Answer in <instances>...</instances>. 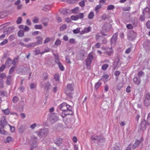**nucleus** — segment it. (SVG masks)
Here are the masks:
<instances>
[{
	"mask_svg": "<svg viewBox=\"0 0 150 150\" xmlns=\"http://www.w3.org/2000/svg\"><path fill=\"white\" fill-rule=\"evenodd\" d=\"M67 28V26L66 24H63L60 26V30L61 31H63L64 30L66 29Z\"/></svg>",
	"mask_w": 150,
	"mask_h": 150,
	"instance_id": "e433bc0d",
	"label": "nucleus"
},
{
	"mask_svg": "<svg viewBox=\"0 0 150 150\" xmlns=\"http://www.w3.org/2000/svg\"><path fill=\"white\" fill-rule=\"evenodd\" d=\"M51 8V6H50L46 5L43 7V10L45 11H47L50 10Z\"/></svg>",
	"mask_w": 150,
	"mask_h": 150,
	"instance_id": "c85d7f7f",
	"label": "nucleus"
},
{
	"mask_svg": "<svg viewBox=\"0 0 150 150\" xmlns=\"http://www.w3.org/2000/svg\"><path fill=\"white\" fill-rule=\"evenodd\" d=\"M71 18L73 20L76 21L79 19L78 16H72L71 17Z\"/></svg>",
	"mask_w": 150,
	"mask_h": 150,
	"instance_id": "79ce46f5",
	"label": "nucleus"
},
{
	"mask_svg": "<svg viewBox=\"0 0 150 150\" xmlns=\"http://www.w3.org/2000/svg\"><path fill=\"white\" fill-rule=\"evenodd\" d=\"M34 27L35 29H40L42 28L41 25H35Z\"/></svg>",
	"mask_w": 150,
	"mask_h": 150,
	"instance_id": "c03bdc74",
	"label": "nucleus"
},
{
	"mask_svg": "<svg viewBox=\"0 0 150 150\" xmlns=\"http://www.w3.org/2000/svg\"><path fill=\"white\" fill-rule=\"evenodd\" d=\"M70 57L69 56H66L65 57V61L66 62L69 64H71V62L70 60Z\"/></svg>",
	"mask_w": 150,
	"mask_h": 150,
	"instance_id": "c9c22d12",
	"label": "nucleus"
},
{
	"mask_svg": "<svg viewBox=\"0 0 150 150\" xmlns=\"http://www.w3.org/2000/svg\"><path fill=\"white\" fill-rule=\"evenodd\" d=\"M36 45H37L36 43L35 42H33L27 45L26 47L27 48L34 47Z\"/></svg>",
	"mask_w": 150,
	"mask_h": 150,
	"instance_id": "cd10ccee",
	"label": "nucleus"
},
{
	"mask_svg": "<svg viewBox=\"0 0 150 150\" xmlns=\"http://www.w3.org/2000/svg\"><path fill=\"white\" fill-rule=\"evenodd\" d=\"M94 14L93 12H91L88 15V18L89 19H91L93 18Z\"/></svg>",
	"mask_w": 150,
	"mask_h": 150,
	"instance_id": "72a5a7b5",
	"label": "nucleus"
},
{
	"mask_svg": "<svg viewBox=\"0 0 150 150\" xmlns=\"http://www.w3.org/2000/svg\"><path fill=\"white\" fill-rule=\"evenodd\" d=\"M54 79L57 81H58L59 79V75L58 74H56L54 76Z\"/></svg>",
	"mask_w": 150,
	"mask_h": 150,
	"instance_id": "a18cd8bd",
	"label": "nucleus"
},
{
	"mask_svg": "<svg viewBox=\"0 0 150 150\" xmlns=\"http://www.w3.org/2000/svg\"><path fill=\"white\" fill-rule=\"evenodd\" d=\"M120 72L119 71H116L114 72V74L116 76H118L120 74Z\"/></svg>",
	"mask_w": 150,
	"mask_h": 150,
	"instance_id": "774afa93",
	"label": "nucleus"
},
{
	"mask_svg": "<svg viewBox=\"0 0 150 150\" xmlns=\"http://www.w3.org/2000/svg\"><path fill=\"white\" fill-rule=\"evenodd\" d=\"M12 59L10 58H8L5 62L6 65L10 67L11 65V62Z\"/></svg>",
	"mask_w": 150,
	"mask_h": 150,
	"instance_id": "7c9ffc66",
	"label": "nucleus"
},
{
	"mask_svg": "<svg viewBox=\"0 0 150 150\" xmlns=\"http://www.w3.org/2000/svg\"><path fill=\"white\" fill-rule=\"evenodd\" d=\"M71 91L66 90L65 91V93L66 95L69 98H72V97Z\"/></svg>",
	"mask_w": 150,
	"mask_h": 150,
	"instance_id": "bb28decb",
	"label": "nucleus"
},
{
	"mask_svg": "<svg viewBox=\"0 0 150 150\" xmlns=\"http://www.w3.org/2000/svg\"><path fill=\"white\" fill-rule=\"evenodd\" d=\"M11 75H9L6 77V84L8 85H10L11 84Z\"/></svg>",
	"mask_w": 150,
	"mask_h": 150,
	"instance_id": "6ab92c4d",
	"label": "nucleus"
},
{
	"mask_svg": "<svg viewBox=\"0 0 150 150\" xmlns=\"http://www.w3.org/2000/svg\"><path fill=\"white\" fill-rule=\"evenodd\" d=\"M91 27H89L88 28H86L84 29V30L86 33H88L91 31Z\"/></svg>",
	"mask_w": 150,
	"mask_h": 150,
	"instance_id": "e2e57ef3",
	"label": "nucleus"
},
{
	"mask_svg": "<svg viewBox=\"0 0 150 150\" xmlns=\"http://www.w3.org/2000/svg\"><path fill=\"white\" fill-rule=\"evenodd\" d=\"M144 12H142V15H140L139 18V20L142 22L144 21L145 20Z\"/></svg>",
	"mask_w": 150,
	"mask_h": 150,
	"instance_id": "c756f323",
	"label": "nucleus"
},
{
	"mask_svg": "<svg viewBox=\"0 0 150 150\" xmlns=\"http://www.w3.org/2000/svg\"><path fill=\"white\" fill-rule=\"evenodd\" d=\"M93 59V56L89 54L86 60V65L88 68L90 67V65Z\"/></svg>",
	"mask_w": 150,
	"mask_h": 150,
	"instance_id": "6e6552de",
	"label": "nucleus"
},
{
	"mask_svg": "<svg viewBox=\"0 0 150 150\" xmlns=\"http://www.w3.org/2000/svg\"><path fill=\"white\" fill-rule=\"evenodd\" d=\"M126 27L128 29H133V27L131 24H128L126 25Z\"/></svg>",
	"mask_w": 150,
	"mask_h": 150,
	"instance_id": "864d4df0",
	"label": "nucleus"
},
{
	"mask_svg": "<svg viewBox=\"0 0 150 150\" xmlns=\"http://www.w3.org/2000/svg\"><path fill=\"white\" fill-rule=\"evenodd\" d=\"M15 36L14 35H11L8 38L9 40L10 41L13 40L15 39Z\"/></svg>",
	"mask_w": 150,
	"mask_h": 150,
	"instance_id": "6e6d98bb",
	"label": "nucleus"
},
{
	"mask_svg": "<svg viewBox=\"0 0 150 150\" xmlns=\"http://www.w3.org/2000/svg\"><path fill=\"white\" fill-rule=\"evenodd\" d=\"M49 120L51 123H54L57 121V117L54 113H52L51 114Z\"/></svg>",
	"mask_w": 150,
	"mask_h": 150,
	"instance_id": "9d476101",
	"label": "nucleus"
},
{
	"mask_svg": "<svg viewBox=\"0 0 150 150\" xmlns=\"http://www.w3.org/2000/svg\"><path fill=\"white\" fill-rule=\"evenodd\" d=\"M146 122H147V124L150 125V112L148 114L146 120Z\"/></svg>",
	"mask_w": 150,
	"mask_h": 150,
	"instance_id": "8fccbe9b",
	"label": "nucleus"
},
{
	"mask_svg": "<svg viewBox=\"0 0 150 150\" xmlns=\"http://www.w3.org/2000/svg\"><path fill=\"white\" fill-rule=\"evenodd\" d=\"M18 59V58L16 57L12 61V63L13 65H15L16 64V62Z\"/></svg>",
	"mask_w": 150,
	"mask_h": 150,
	"instance_id": "bf43d9fd",
	"label": "nucleus"
},
{
	"mask_svg": "<svg viewBox=\"0 0 150 150\" xmlns=\"http://www.w3.org/2000/svg\"><path fill=\"white\" fill-rule=\"evenodd\" d=\"M36 38L37 40V42L35 43H36L37 45L42 44L43 39L42 37L40 36H38L36 37Z\"/></svg>",
	"mask_w": 150,
	"mask_h": 150,
	"instance_id": "4468645a",
	"label": "nucleus"
},
{
	"mask_svg": "<svg viewBox=\"0 0 150 150\" xmlns=\"http://www.w3.org/2000/svg\"><path fill=\"white\" fill-rule=\"evenodd\" d=\"M61 44V41L59 39H57L55 41L54 45H55L58 46L60 45Z\"/></svg>",
	"mask_w": 150,
	"mask_h": 150,
	"instance_id": "603ef678",
	"label": "nucleus"
},
{
	"mask_svg": "<svg viewBox=\"0 0 150 150\" xmlns=\"http://www.w3.org/2000/svg\"><path fill=\"white\" fill-rule=\"evenodd\" d=\"M72 112H70V113H67V112H64L61 115L62 117L63 118H64L67 115H71L72 114Z\"/></svg>",
	"mask_w": 150,
	"mask_h": 150,
	"instance_id": "58836bf2",
	"label": "nucleus"
},
{
	"mask_svg": "<svg viewBox=\"0 0 150 150\" xmlns=\"http://www.w3.org/2000/svg\"><path fill=\"white\" fill-rule=\"evenodd\" d=\"M69 11V10L68 9H64L61 12L63 14L65 15L68 13Z\"/></svg>",
	"mask_w": 150,
	"mask_h": 150,
	"instance_id": "ea45409f",
	"label": "nucleus"
},
{
	"mask_svg": "<svg viewBox=\"0 0 150 150\" xmlns=\"http://www.w3.org/2000/svg\"><path fill=\"white\" fill-rule=\"evenodd\" d=\"M25 126L23 125H22L20 126L19 127L18 130L19 133H22L25 130Z\"/></svg>",
	"mask_w": 150,
	"mask_h": 150,
	"instance_id": "412c9836",
	"label": "nucleus"
},
{
	"mask_svg": "<svg viewBox=\"0 0 150 150\" xmlns=\"http://www.w3.org/2000/svg\"><path fill=\"white\" fill-rule=\"evenodd\" d=\"M111 25L109 23L104 24L103 27V30L106 32L108 31L111 27Z\"/></svg>",
	"mask_w": 150,
	"mask_h": 150,
	"instance_id": "ddd939ff",
	"label": "nucleus"
},
{
	"mask_svg": "<svg viewBox=\"0 0 150 150\" xmlns=\"http://www.w3.org/2000/svg\"><path fill=\"white\" fill-rule=\"evenodd\" d=\"M51 84L48 81L45 83L44 86V89L46 90L48 92L49 90L50 89Z\"/></svg>",
	"mask_w": 150,
	"mask_h": 150,
	"instance_id": "2eb2a0df",
	"label": "nucleus"
},
{
	"mask_svg": "<svg viewBox=\"0 0 150 150\" xmlns=\"http://www.w3.org/2000/svg\"><path fill=\"white\" fill-rule=\"evenodd\" d=\"M109 67V65L108 64H105L103 65L101 69L105 71L106 70L107 68Z\"/></svg>",
	"mask_w": 150,
	"mask_h": 150,
	"instance_id": "f704fd0d",
	"label": "nucleus"
},
{
	"mask_svg": "<svg viewBox=\"0 0 150 150\" xmlns=\"http://www.w3.org/2000/svg\"><path fill=\"white\" fill-rule=\"evenodd\" d=\"M115 8V6L113 5H109L107 8L108 10H111Z\"/></svg>",
	"mask_w": 150,
	"mask_h": 150,
	"instance_id": "de8ad7c7",
	"label": "nucleus"
},
{
	"mask_svg": "<svg viewBox=\"0 0 150 150\" xmlns=\"http://www.w3.org/2000/svg\"><path fill=\"white\" fill-rule=\"evenodd\" d=\"M33 21L34 23H37L38 22L39 19L37 17H34V18L33 20Z\"/></svg>",
	"mask_w": 150,
	"mask_h": 150,
	"instance_id": "680f3d73",
	"label": "nucleus"
},
{
	"mask_svg": "<svg viewBox=\"0 0 150 150\" xmlns=\"http://www.w3.org/2000/svg\"><path fill=\"white\" fill-rule=\"evenodd\" d=\"M15 66L11 67L9 70V74H11L13 72V71L15 69Z\"/></svg>",
	"mask_w": 150,
	"mask_h": 150,
	"instance_id": "a19ab883",
	"label": "nucleus"
},
{
	"mask_svg": "<svg viewBox=\"0 0 150 150\" xmlns=\"http://www.w3.org/2000/svg\"><path fill=\"white\" fill-rule=\"evenodd\" d=\"M63 139L59 137H55L54 139V142L58 146L62 144Z\"/></svg>",
	"mask_w": 150,
	"mask_h": 150,
	"instance_id": "9b49d317",
	"label": "nucleus"
},
{
	"mask_svg": "<svg viewBox=\"0 0 150 150\" xmlns=\"http://www.w3.org/2000/svg\"><path fill=\"white\" fill-rule=\"evenodd\" d=\"M144 47L147 49H149L150 48V42L147 41L144 43L143 45Z\"/></svg>",
	"mask_w": 150,
	"mask_h": 150,
	"instance_id": "aec40b11",
	"label": "nucleus"
},
{
	"mask_svg": "<svg viewBox=\"0 0 150 150\" xmlns=\"http://www.w3.org/2000/svg\"><path fill=\"white\" fill-rule=\"evenodd\" d=\"M144 74L143 71H139L138 73V76H139V78H140L142 76H144Z\"/></svg>",
	"mask_w": 150,
	"mask_h": 150,
	"instance_id": "4c0bfd02",
	"label": "nucleus"
},
{
	"mask_svg": "<svg viewBox=\"0 0 150 150\" xmlns=\"http://www.w3.org/2000/svg\"><path fill=\"white\" fill-rule=\"evenodd\" d=\"M48 129L47 128H44L39 130L38 131V135L40 137H45L48 134Z\"/></svg>",
	"mask_w": 150,
	"mask_h": 150,
	"instance_id": "7ed1b4c3",
	"label": "nucleus"
},
{
	"mask_svg": "<svg viewBox=\"0 0 150 150\" xmlns=\"http://www.w3.org/2000/svg\"><path fill=\"white\" fill-rule=\"evenodd\" d=\"M38 142V138L35 136H32L31 137L30 142L31 144L36 145Z\"/></svg>",
	"mask_w": 150,
	"mask_h": 150,
	"instance_id": "f8f14e48",
	"label": "nucleus"
},
{
	"mask_svg": "<svg viewBox=\"0 0 150 150\" xmlns=\"http://www.w3.org/2000/svg\"><path fill=\"white\" fill-rule=\"evenodd\" d=\"M51 40V39L47 37L46 38L45 40L44 41V44H46V43H48Z\"/></svg>",
	"mask_w": 150,
	"mask_h": 150,
	"instance_id": "13d9d810",
	"label": "nucleus"
},
{
	"mask_svg": "<svg viewBox=\"0 0 150 150\" xmlns=\"http://www.w3.org/2000/svg\"><path fill=\"white\" fill-rule=\"evenodd\" d=\"M77 16H78L79 19H81L83 18L84 14L83 13H79L78 15H77Z\"/></svg>",
	"mask_w": 150,
	"mask_h": 150,
	"instance_id": "0e129e2a",
	"label": "nucleus"
},
{
	"mask_svg": "<svg viewBox=\"0 0 150 150\" xmlns=\"http://www.w3.org/2000/svg\"><path fill=\"white\" fill-rule=\"evenodd\" d=\"M79 9V8L78 7H76L72 9L71 12L73 13H78Z\"/></svg>",
	"mask_w": 150,
	"mask_h": 150,
	"instance_id": "473e14b6",
	"label": "nucleus"
},
{
	"mask_svg": "<svg viewBox=\"0 0 150 150\" xmlns=\"http://www.w3.org/2000/svg\"><path fill=\"white\" fill-rule=\"evenodd\" d=\"M24 35L23 30H20L18 33V35L19 37H23Z\"/></svg>",
	"mask_w": 150,
	"mask_h": 150,
	"instance_id": "5701e85b",
	"label": "nucleus"
},
{
	"mask_svg": "<svg viewBox=\"0 0 150 150\" xmlns=\"http://www.w3.org/2000/svg\"><path fill=\"white\" fill-rule=\"evenodd\" d=\"M144 103L146 106H148L150 105V94L149 93H145Z\"/></svg>",
	"mask_w": 150,
	"mask_h": 150,
	"instance_id": "423d86ee",
	"label": "nucleus"
},
{
	"mask_svg": "<svg viewBox=\"0 0 150 150\" xmlns=\"http://www.w3.org/2000/svg\"><path fill=\"white\" fill-rule=\"evenodd\" d=\"M6 76V74L4 73H2L0 74V77L2 79H0V83H1L3 81V79H4Z\"/></svg>",
	"mask_w": 150,
	"mask_h": 150,
	"instance_id": "a878e982",
	"label": "nucleus"
},
{
	"mask_svg": "<svg viewBox=\"0 0 150 150\" xmlns=\"http://www.w3.org/2000/svg\"><path fill=\"white\" fill-rule=\"evenodd\" d=\"M133 81L135 84L138 85L140 83L141 79L139 78L136 77L133 78Z\"/></svg>",
	"mask_w": 150,
	"mask_h": 150,
	"instance_id": "a211bd4d",
	"label": "nucleus"
},
{
	"mask_svg": "<svg viewBox=\"0 0 150 150\" xmlns=\"http://www.w3.org/2000/svg\"><path fill=\"white\" fill-rule=\"evenodd\" d=\"M100 81V80H99L95 84L94 88L96 90L102 84V83Z\"/></svg>",
	"mask_w": 150,
	"mask_h": 150,
	"instance_id": "b1692460",
	"label": "nucleus"
},
{
	"mask_svg": "<svg viewBox=\"0 0 150 150\" xmlns=\"http://www.w3.org/2000/svg\"><path fill=\"white\" fill-rule=\"evenodd\" d=\"M144 14H146L148 15V16L150 17V8L148 7H146L143 10Z\"/></svg>",
	"mask_w": 150,
	"mask_h": 150,
	"instance_id": "f3484780",
	"label": "nucleus"
},
{
	"mask_svg": "<svg viewBox=\"0 0 150 150\" xmlns=\"http://www.w3.org/2000/svg\"><path fill=\"white\" fill-rule=\"evenodd\" d=\"M146 28L148 29H150V21L148 20L146 23Z\"/></svg>",
	"mask_w": 150,
	"mask_h": 150,
	"instance_id": "052dcab7",
	"label": "nucleus"
},
{
	"mask_svg": "<svg viewBox=\"0 0 150 150\" xmlns=\"http://www.w3.org/2000/svg\"><path fill=\"white\" fill-rule=\"evenodd\" d=\"M22 22V18L21 17H19L16 23L17 24H21Z\"/></svg>",
	"mask_w": 150,
	"mask_h": 150,
	"instance_id": "3c124183",
	"label": "nucleus"
},
{
	"mask_svg": "<svg viewBox=\"0 0 150 150\" xmlns=\"http://www.w3.org/2000/svg\"><path fill=\"white\" fill-rule=\"evenodd\" d=\"M8 42V40L6 39L4 40L0 43V45H3L7 43Z\"/></svg>",
	"mask_w": 150,
	"mask_h": 150,
	"instance_id": "5fc2aeb1",
	"label": "nucleus"
},
{
	"mask_svg": "<svg viewBox=\"0 0 150 150\" xmlns=\"http://www.w3.org/2000/svg\"><path fill=\"white\" fill-rule=\"evenodd\" d=\"M147 124V122L144 119H142L140 124V129L142 130H145L147 127V126L149 125Z\"/></svg>",
	"mask_w": 150,
	"mask_h": 150,
	"instance_id": "1a4fd4ad",
	"label": "nucleus"
},
{
	"mask_svg": "<svg viewBox=\"0 0 150 150\" xmlns=\"http://www.w3.org/2000/svg\"><path fill=\"white\" fill-rule=\"evenodd\" d=\"M142 141H141L140 140H136L135 143L133 145V149H135L136 148L138 147Z\"/></svg>",
	"mask_w": 150,
	"mask_h": 150,
	"instance_id": "dca6fc26",
	"label": "nucleus"
},
{
	"mask_svg": "<svg viewBox=\"0 0 150 150\" xmlns=\"http://www.w3.org/2000/svg\"><path fill=\"white\" fill-rule=\"evenodd\" d=\"M19 99L16 96H15L12 99V101L13 103H16L18 100Z\"/></svg>",
	"mask_w": 150,
	"mask_h": 150,
	"instance_id": "49530a36",
	"label": "nucleus"
},
{
	"mask_svg": "<svg viewBox=\"0 0 150 150\" xmlns=\"http://www.w3.org/2000/svg\"><path fill=\"white\" fill-rule=\"evenodd\" d=\"M2 112L6 115H8L10 112V111L8 108H7L5 110H2Z\"/></svg>",
	"mask_w": 150,
	"mask_h": 150,
	"instance_id": "2f4dec72",
	"label": "nucleus"
},
{
	"mask_svg": "<svg viewBox=\"0 0 150 150\" xmlns=\"http://www.w3.org/2000/svg\"><path fill=\"white\" fill-rule=\"evenodd\" d=\"M14 29V26H11L8 28V29H6V30H4V33H5L6 32L7 33H9V32L12 30Z\"/></svg>",
	"mask_w": 150,
	"mask_h": 150,
	"instance_id": "393cba45",
	"label": "nucleus"
},
{
	"mask_svg": "<svg viewBox=\"0 0 150 150\" xmlns=\"http://www.w3.org/2000/svg\"><path fill=\"white\" fill-rule=\"evenodd\" d=\"M67 89L66 90H68L69 91H74V88L71 84H68L67 86Z\"/></svg>",
	"mask_w": 150,
	"mask_h": 150,
	"instance_id": "4be33fe9",
	"label": "nucleus"
},
{
	"mask_svg": "<svg viewBox=\"0 0 150 150\" xmlns=\"http://www.w3.org/2000/svg\"><path fill=\"white\" fill-rule=\"evenodd\" d=\"M137 33L133 30L130 31L128 33L127 36L128 39L129 40L133 41L136 37Z\"/></svg>",
	"mask_w": 150,
	"mask_h": 150,
	"instance_id": "39448f33",
	"label": "nucleus"
},
{
	"mask_svg": "<svg viewBox=\"0 0 150 150\" xmlns=\"http://www.w3.org/2000/svg\"><path fill=\"white\" fill-rule=\"evenodd\" d=\"M30 87L31 89H33L36 88V85L35 84L32 83L30 84Z\"/></svg>",
	"mask_w": 150,
	"mask_h": 150,
	"instance_id": "338daca9",
	"label": "nucleus"
},
{
	"mask_svg": "<svg viewBox=\"0 0 150 150\" xmlns=\"http://www.w3.org/2000/svg\"><path fill=\"white\" fill-rule=\"evenodd\" d=\"M12 138L10 137H8L6 139V142H9L12 141Z\"/></svg>",
	"mask_w": 150,
	"mask_h": 150,
	"instance_id": "4d7b16f0",
	"label": "nucleus"
},
{
	"mask_svg": "<svg viewBox=\"0 0 150 150\" xmlns=\"http://www.w3.org/2000/svg\"><path fill=\"white\" fill-rule=\"evenodd\" d=\"M7 124V123L5 118L2 119L0 121V126L1 127L0 128V133L2 134H4L6 132L4 130V126Z\"/></svg>",
	"mask_w": 150,
	"mask_h": 150,
	"instance_id": "20e7f679",
	"label": "nucleus"
},
{
	"mask_svg": "<svg viewBox=\"0 0 150 150\" xmlns=\"http://www.w3.org/2000/svg\"><path fill=\"white\" fill-rule=\"evenodd\" d=\"M58 67L62 71H63L64 70V66L62 65L61 63H59V64H58Z\"/></svg>",
	"mask_w": 150,
	"mask_h": 150,
	"instance_id": "37998d69",
	"label": "nucleus"
},
{
	"mask_svg": "<svg viewBox=\"0 0 150 150\" xmlns=\"http://www.w3.org/2000/svg\"><path fill=\"white\" fill-rule=\"evenodd\" d=\"M79 5L81 7H84L85 5L84 2L82 1L79 2Z\"/></svg>",
	"mask_w": 150,
	"mask_h": 150,
	"instance_id": "69168bd1",
	"label": "nucleus"
},
{
	"mask_svg": "<svg viewBox=\"0 0 150 150\" xmlns=\"http://www.w3.org/2000/svg\"><path fill=\"white\" fill-rule=\"evenodd\" d=\"M118 33H116L112 35L110 40V44L112 45H114L116 43L117 39Z\"/></svg>",
	"mask_w": 150,
	"mask_h": 150,
	"instance_id": "0eeeda50",
	"label": "nucleus"
},
{
	"mask_svg": "<svg viewBox=\"0 0 150 150\" xmlns=\"http://www.w3.org/2000/svg\"><path fill=\"white\" fill-rule=\"evenodd\" d=\"M59 108L64 112L68 110H71L72 107L66 103H63L59 105Z\"/></svg>",
	"mask_w": 150,
	"mask_h": 150,
	"instance_id": "f257e3e1",
	"label": "nucleus"
},
{
	"mask_svg": "<svg viewBox=\"0 0 150 150\" xmlns=\"http://www.w3.org/2000/svg\"><path fill=\"white\" fill-rule=\"evenodd\" d=\"M91 139L95 143L103 142L105 141L104 137L102 136H96L92 137Z\"/></svg>",
	"mask_w": 150,
	"mask_h": 150,
	"instance_id": "f03ea898",
	"label": "nucleus"
},
{
	"mask_svg": "<svg viewBox=\"0 0 150 150\" xmlns=\"http://www.w3.org/2000/svg\"><path fill=\"white\" fill-rule=\"evenodd\" d=\"M113 53V51L112 50V47H111L110 49V50L109 51H107L106 52L107 54L109 56H110Z\"/></svg>",
	"mask_w": 150,
	"mask_h": 150,
	"instance_id": "09e8293b",
	"label": "nucleus"
}]
</instances>
